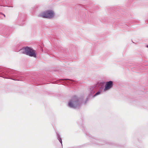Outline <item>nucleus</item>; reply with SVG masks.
Segmentation results:
<instances>
[{
    "label": "nucleus",
    "instance_id": "obj_1",
    "mask_svg": "<svg viewBox=\"0 0 148 148\" xmlns=\"http://www.w3.org/2000/svg\"><path fill=\"white\" fill-rule=\"evenodd\" d=\"M82 103V100L81 101L80 99L75 96H73L69 103L68 106L71 108H75L79 107Z\"/></svg>",
    "mask_w": 148,
    "mask_h": 148
},
{
    "label": "nucleus",
    "instance_id": "obj_2",
    "mask_svg": "<svg viewBox=\"0 0 148 148\" xmlns=\"http://www.w3.org/2000/svg\"><path fill=\"white\" fill-rule=\"evenodd\" d=\"M20 52L23 54H25L29 56L34 58L36 57V51L31 47H23L20 50Z\"/></svg>",
    "mask_w": 148,
    "mask_h": 148
},
{
    "label": "nucleus",
    "instance_id": "obj_3",
    "mask_svg": "<svg viewBox=\"0 0 148 148\" xmlns=\"http://www.w3.org/2000/svg\"><path fill=\"white\" fill-rule=\"evenodd\" d=\"M54 15V13L53 11L51 10H48L45 11L42 14L39 15V17L44 18H52Z\"/></svg>",
    "mask_w": 148,
    "mask_h": 148
},
{
    "label": "nucleus",
    "instance_id": "obj_4",
    "mask_svg": "<svg viewBox=\"0 0 148 148\" xmlns=\"http://www.w3.org/2000/svg\"><path fill=\"white\" fill-rule=\"evenodd\" d=\"M113 85V82L112 81H109L106 82V86L104 89V90L105 91L110 88Z\"/></svg>",
    "mask_w": 148,
    "mask_h": 148
},
{
    "label": "nucleus",
    "instance_id": "obj_5",
    "mask_svg": "<svg viewBox=\"0 0 148 148\" xmlns=\"http://www.w3.org/2000/svg\"><path fill=\"white\" fill-rule=\"evenodd\" d=\"M58 139L60 141V142L61 143L62 145V141L61 138L60 137V135L59 134L58 135Z\"/></svg>",
    "mask_w": 148,
    "mask_h": 148
},
{
    "label": "nucleus",
    "instance_id": "obj_6",
    "mask_svg": "<svg viewBox=\"0 0 148 148\" xmlns=\"http://www.w3.org/2000/svg\"><path fill=\"white\" fill-rule=\"evenodd\" d=\"M90 90L91 91H90V94L91 95H92L94 93H95V91L93 90V88H90Z\"/></svg>",
    "mask_w": 148,
    "mask_h": 148
},
{
    "label": "nucleus",
    "instance_id": "obj_7",
    "mask_svg": "<svg viewBox=\"0 0 148 148\" xmlns=\"http://www.w3.org/2000/svg\"><path fill=\"white\" fill-rule=\"evenodd\" d=\"M101 91H98L97 92V93H96L93 96V97H95V96L98 95L99 94H100L101 93Z\"/></svg>",
    "mask_w": 148,
    "mask_h": 148
},
{
    "label": "nucleus",
    "instance_id": "obj_8",
    "mask_svg": "<svg viewBox=\"0 0 148 148\" xmlns=\"http://www.w3.org/2000/svg\"><path fill=\"white\" fill-rule=\"evenodd\" d=\"M1 14H3V15L5 17V15L4 14H3L2 13H1Z\"/></svg>",
    "mask_w": 148,
    "mask_h": 148
},
{
    "label": "nucleus",
    "instance_id": "obj_9",
    "mask_svg": "<svg viewBox=\"0 0 148 148\" xmlns=\"http://www.w3.org/2000/svg\"><path fill=\"white\" fill-rule=\"evenodd\" d=\"M147 47H148V45H147Z\"/></svg>",
    "mask_w": 148,
    "mask_h": 148
},
{
    "label": "nucleus",
    "instance_id": "obj_10",
    "mask_svg": "<svg viewBox=\"0 0 148 148\" xmlns=\"http://www.w3.org/2000/svg\"><path fill=\"white\" fill-rule=\"evenodd\" d=\"M13 80H16L15 79H13Z\"/></svg>",
    "mask_w": 148,
    "mask_h": 148
}]
</instances>
